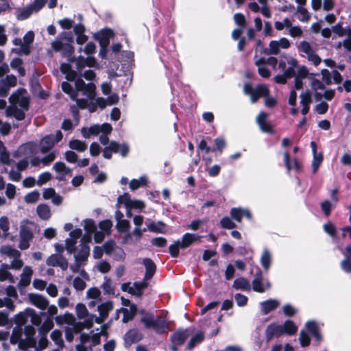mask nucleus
<instances>
[{"instance_id": "nucleus-1", "label": "nucleus", "mask_w": 351, "mask_h": 351, "mask_svg": "<svg viewBox=\"0 0 351 351\" xmlns=\"http://www.w3.org/2000/svg\"><path fill=\"white\" fill-rule=\"evenodd\" d=\"M9 101L10 105L6 109L7 115L13 116L19 121L23 120L29 106L27 92L23 89L18 90L10 95Z\"/></svg>"}, {"instance_id": "nucleus-2", "label": "nucleus", "mask_w": 351, "mask_h": 351, "mask_svg": "<svg viewBox=\"0 0 351 351\" xmlns=\"http://www.w3.org/2000/svg\"><path fill=\"white\" fill-rule=\"evenodd\" d=\"M243 92L245 94L250 96L252 103H255L261 97H266L265 104L267 107L271 108L276 104V101L274 97H267L269 89L265 85H259L256 88H253L249 84H245L243 87Z\"/></svg>"}, {"instance_id": "nucleus-3", "label": "nucleus", "mask_w": 351, "mask_h": 351, "mask_svg": "<svg viewBox=\"0 0 351 351\" xmlns=\"http://www.w3.org/2000/svg\"><path fill=\"white\" fill-rule=\"evenodd\" d=\"M112 126L109 123H103L101 125L95 124L89 128L84 127L81 130V133L83 137L88 138L92 135H99L101 134L99 137V141L101 144L106 145L108 142V134L112 131Z\"/></svg>"}, {"instance_id": "nucleus-4", "label": "nucleus", "mask_w": 351, "mask_h": 351, "mask_svg": "<svg viewBox=\"0 0 351 351\" xmlns=\"http://www.w3.org/2000/svg\"><path fill=\"white\" fill-rule=\"evenodd\" d=\"M141 321L145 328H153L156 332L159 334L165 332L168 330L167 320L162 316L155 318L152 313H142Z\"/></svg>"}, {"instance_id": "nucleus-5", "label": "nucleus", "mask_w": 351, "mask_h": 351, "mask_svg": "<svg viewBox=\"0 0 351 351\" xmlns=\"http://www.w3.org/2000/svg\"><path fill=\"white\" fill-rule=\"evenodd\" d=\"M144 218L141 215H135L133 217V223L135 225L134 230L125 234L123 238V243L125 244L134 245L138 242L143 233L146 231L145 228H141L143 223Z\"/></svg>"}, {"instance_id": "nucleus-6", "label": "nucleus", "mask_w": 351, "mask_h": 351, "mask_svg": "<svg viewBox=\"0 0 351 351\" xmlns=\"http://www.w3.org/2000/svg\"><path fill=\"white\" fill-rule=\"evenodd\" d=\"M112 309L113 303L111 301H107L101 303L97 307L99 316L96 317L95 315H90V317L84 322L85 326L86 328L92 327L94 321L97 324H101L108 316L109 312Z\"/></svg>"}, {"instance_id": "nucleus-7", "label": "nucleus", "mask_w": 351, "mask_h": 351, "mask_svg": "<svg viewBox=\"0 0 351 351\" xmlns=\"http://www.w3.org/2000/svg\"><path fill=\"white\" fill-rule=\"evenodd\" d=\"M300 55L314 66H317L321 62V58L317 54L314 48L306 41H302L298 46Z\"/></svg>"}, {"instance_id": "nucleus-8", "label": "nucleus", "mask_w": 351, "mask_h": 351, "mask_svg": "<svg viewBox=\"0 0 351 351\" xmlns=\"http://www.w3.org/2000/svg\"><path fill=\"white\" fill-rule=\"evenodd\" d=\"M32 224L27 220H23L20 224V242L19 247L21 250H26L29 247V242L33 239L32 231Z\"/></svg>"}, {"instance_id": "nucleus-9", "label": "nucleus", "mask_w": 351, "mask_h": 351, "mask_svg": "<svg viewBox=\"0 0 351 351\" xmlns=\"http://www.w3.org/2000/svg\"><path fill=\"white\" fill-rule=\"evenodd\" d=\"M284 58L289 67L284 71L283 74L278 75L274 77L275 82L279 84H285L287 78L293 77L295 75L294 69L298 65V61L295 58L287 56H285Z\"/></svg>"}, {"instance_id": "nucleus-10", "label": "nucleus", "mask_w": 351, "mask_h": 351, "mask_svg": "<svg viewBox=\"0 0 351 351\" xmlns=\"http://www.w3.org/2000/svg\"><path fill=\"white\" fill-rule=\"evenodd\" d=\"M123 204L126 208L136 209L141 211L145 207L143 201L140 199H132L130 195L125 193L122 195L119 196L117 199V206Z\"/></svg>"}, {"instance_id": "nucleus-11", "label": "nucleus", "mask_w": 351, "mask_h": 351, "mask_svg": "<svg viewBox=\"0 0 351 351\" xmlns=\"http://www.w3.org/2000/svg\"><path fill=\"white\" fill-rule=\"evenodd\" d=\"M62 133L60 130H58L55 134L45 136L40 141V152L45 154L49 152L55 144L62 139Z\"/></svg>"}, {"instance_id": "nucleus-12", "label": "nucleus", "mask_w": 351, "mask_h": 351, "mask_svg": "<svg viewBox=\"0 0 351 351\" xmlns=\"http://www.w3.org/2000/svg\"><path fill=\"white\" fill-rule=\"evenodd\" d=\"M252 289L255 292L264 293L271 288V283L267 279H265L261 271H258L252 282Z\"/></svg>"}, {"instance_id": "nucleus-13", "label": "nucleus", "mask_w": 351, "mask_h": 351, "mask_svg": "<svg viewBox=\"0 0 351 351\" xmlns=\"http://www.w3.org/2000/svg\"><path fill=\"white\" fill-rule=\"evenodd\" d=\"M82 231L80 228H76L71 231L69 237L65 240V249L70 254L76 251V244L77 239L82 237Z\"/></svg>"}, {"instance_id": "nucleus-14", "label": "nucleus", "mask_w": 351, "mask_h": 351, "mask_svg": "<svg viewBox=\"0 0 351 351\" xmlns=\"http://www.w3.org/2000/svg\"><path fill=\"white\" fill-rule=\"evenodd\" d=\"M77 91L82 92L87 99H92L95 97V86L93 83L86 84L82 79H77L75 82Z\"/></svg>"}, {"instance_id": "nucleus-15", "label": "nucleus", "mask_w": 351, "mask_h": 351, "mask_svg": "<svg viewBox=\"0 0 351 351\" xmlns=\"http://www.w3.org/2000/svg\"><path fill=\"white\" fill-rule=\"evenodd\" d=\"M278 329L281 337L283 335L293 336L298 332L297 325L290 319L286 320L283 324H278Z\"/></svg>"}, {"instance_id": "nucleus-16", "label": "nucleus", "mask_w": 351, "mask_h": 351, "mask_svg": "<svg viewBox=\"0 0 351 351\" xmlns=\"http://www.w3.org/2000/svg\"><path fill=\"white\" fill-rule=\"evenodd\" d=\"M35 329L32 326L25 327L24 332L20 335L21 341H26V344L29 347H34L36 346V339H34Z\"/></svg>"}, {"instance_id": "nucleus-17", "label": "nucleus", "mask_w": 351, "mask_h": 351, "mask_svg": "<svg viewBox=\"0 0 351 351\" xmlns=\"http://www.w3.org/2000/svg\"><path fill=\"white\" fill-rule=\"evenodd\" d=\"M49 266H58L62 269L66 270L68 268V262L61 254H52L46 261Z\"/></svg>"}, {"instance_id": "nucleus-18", "label": "nucleus", "mask_w": 351, "mask_h": 351, "mask_svg": "<svg viewBox=\"0 0 351 351\" xmlns=\"http://www.w3.org/2000/svg\"><path fill=\"white\" fill-rule=\"evenodd\" d=\"M51 48L56 51H61L64 56L71 55L74 51L71 43L64 44L58 39L51 43Z\"/></svg>"}, {"instance_id": "nucleus-19", "label": "nucleus", "mask_w": 351, "mask_h": 351, "mask_svg": "<svg viewBox=\"0 0 351 351\" xmlns=\"http://www.w3.org/2000/svg\"><path fill=\"white\" fill-rule=\"evenodd\" d=\"M231 217L238 222H241L243 217H245L248 219H252V215L247 208L241 207L232 208L230 212Z\"/></svg>"}, {"instance_id": "nucleus-20", "label": "nucleus", "mask_w": 351, "mask_h": 351, "mask_svg": "<svg viewBox=\"0 0 351 351\" xmlns=\"http://www.w3.org/2000/svg\"><path fill=\"white\" fill-rule=\"evenodd\" d=\"M83 226L86 233L81 239L82 243H89L91 241V235L95 232L97 226L95 221L92 219H86L83 221Z\"/></svg>"}, {"instance_id": "nucleus-21", "label": "nucleus", "mask_w": 351, "mask_h": 351, "mask_svg": "<svg viewBox=\"0 0 351 351\" xmlns=\"http://www.w3.org/2000/svg\"><path fill=\"white\" fill-rule=\"evenodd\" d=\"M62 88L63 91L68 95H70L71 98L73 100H76L77 104L79 107L82 108H86L87 105V100L86 99H77V93L75 90H74L71 86V85L68 83L67 82H63L62 83Z\"/></svg>"}, {"instance_id": "nucleus-22", "label": "nucleus", "mask_w": 351, "mask_h": 351, "mask_svg": "<svg viewBox=\"0 0 351 351\" xmlns=\"http://www.w3.org/2000/svg\"><path fill=\"white\" fill-rule=\"evenodd\" d=\"M28 297L31 303L41 310H45L49 305L48 300L40 294L29 293Z\"/></svg>"}, {"instance_id": "nucleus-23", "label": "nucleus", "mask_w": 351, "mask_h": 351, "mask_svg": "<svg viewBox=\"0 0 351 351\" xmlns=\"http://www.w3.org/2000/svg\"><path fill=\"white\" fill-rule=\"evenodd\" d=\"M265 337L267 342L271 341L274 338H279L281 334L278 329V323L272 322L265 328Z\"/></svg>"}, {"instance_id": "nucleus-24", "label": "nucleus", "mask_w": 351, "mask_h": 351, "mask_svg": "<svg viewBox=\"0 0 351 351\" xmlns=\"http://www.w3.org/2000/svg\"><path fill=\"white\" fill-rule=\"evenodd\" d=\"M33 275V269L29 266H25L20 276V280L18 283L19 288L25 287L31 282L32 276Z\"/></svg>"}, {"instance_id": "nucleus-25", "label": "nucleus", "mask_w": 351, "mask_h": 351, "mask_svg": "<svg viewBox=\"0 0 351 351\" xmlns=\"http://www.w3.org/2000/svg\"><path fill=\"white\" fill-rule=\"evenodd\" d=\"M202 237L199 235H196L195 234L191 233H185L180 242L181 243V249L186 248L194 243L200 242Z\"/></svg>"}, {"instance_id": "nucleus-26", "label": "nucleus", "mask_w": 351, "mask_h": 351, "mask_svg": "<svg viewBox=\"0 0 351 351\" xmlns=\"http://www.w3.org/2000/svg\"><path fill=\"white\" fill-rule=\"evenodd\" d=\"M88 243H82L81 241L80 249L76 255H75V262L84 263L90 254V247Z\"/></svg>"}, {"instance_id": "nucleus-27", "label": "nucleus", "mask_w": 351, "mask_h": 351, "mask_svg": "<svg viewBox=\"0 0 351 351\" xmlns=\"http://www.w3.org/2000/svg\"><path fill=\"white\" fill-rule=\"evenodd\" d=\"M190 331L188 329L179 330L171 336V340L174 345L180 346L184 343L185 340L189 337Z\"/></svg>"}, {"instance_id": "nucleus-28", "label": "nucleus", "mask_w": 351, "mask_h": 351, "mask_svg": "<svg viewBox=\"0 0 351 351\" xmlns=\"http://www.w3.org/2000/svg\"><path fill=\"white\" fill-rule=\"evenodd\" d=\"M53 168L57 173H59V175L57 176V178L59 180H64L66 176H71V170L63 162H56L53 165Z\"/></svg>"}, {"instance_id": "nucleus-29", "label": "nucleus", "mask_w": 351, "mask_h": 351, "mask_svg": "<svg viewBox=\"0 0 351 351\" xmlns=\"http://www.w3.org/2000/svg\"><path fill=\"white\" fill-rule=\"evenodd\" d=\"M113 36V32L111 29H104L99 32L96 36V38L99 40L100 45L102 48L106 47L110 41V38Z\"/></svg>"}, {"instance_id": "nucleus-30", "label": "nucleus", "mask_w": 351, "mask_h": 351, "mask_svg": "<svg viewBox=\"0 0 351 351\" xmlns=\"http://www.w3.org/2000/svg\"><path fill=\"white\" fill-rule=\"evenodd\" d=\"M280 304L277 300H268L260 303L262 313L264 315L268 314L269 312L275 310Z\"/></svg>"}, {"instance_id": "nucleus-31", "label": "nucleus", "mask_w": 351, "mask_h": 351, "mask_svg": "<svg viewBox=\"0 0 351 351\" xmlns=\"http://www.w3.org/2000/svg\"><path fill=\"white\" fill-rule=\"evenodd\" d=\"M267 114L264 112H261L256 117V121L261 131L264 132H271V127L267 122Z\"/></svg>"}, {"instance_id": "nucleus-32", "label": "nucleus", "mask_w": 351, "mask_h": 351, "mask_svg": "<svg viewBox=\"0 0 351 351\" xmlns=\"http://www.w3.org/2000/svg\"><path fill=\"white\" fill-rule=\"evenodd\" d=\"M255 64L258 66V71L263 77H269L271 75L270 71L265 66V59L263 58H258L255 56Z\"/></svg>"}, {"instance_id": "nucleus-33", "label": "nucleus", "mask_w": 351, "mask_h": 351, "mask_svg": "<svg viewBox=\"0 0 351 351\" xmlns=\"http://www.w3.org/2000/svg\"><path fill=\"white\" fill-rule=\"evenodd\" d=\"M0 253L3 256H6L11 260L17 257H21V252L18 250L8 245L2 246L0 248Z\"/></svg>"}, {"instance_id": "nucleus-34", "label": "nucleus", "mask_w": 351, "mask_h": 351, "mask_svg": "<svg viewBox=\"0 0 351 351\" xmlns=\"http://www.w3.org/2000/svg\"><path fill=\"white\" fill-rule=\"evenodd\" d=\"M95 60L93 57L88 56L86 58L79 56L76 60L77 69L80 71L84 69L86 66L93 67L95 65Z\"/></svg>"}, {"instance_id": "nucleus-35", "label": "nucleus", "mask_w": 351, "mask_h": 351, "mask_svg": "<svg viewBox=\"0 0 351 351\" xmlns=\"http://www.w3.org/2000/svg\"><path fill=\"white\" fill-rule=\"evenodd\" d=\"M36 12H37L34 10V7L30 4L25 8L19 9L16 12V18L19 20H25Z\"/></svg>"}, {"instance_id": "nucleus-36", "label": "nucleus", "mask_w": 351, "mask_h": 351, "mask_svg": "<svg viewBox=\"0 0 351 351\" xmlns=\"http://www.w3.org/2000/svg\"><path fill=\"white\" fill-rule=\"evenodd\" d=\"M233 287L235 289L250 291L251 290V285L250 281L245 278H237L233 283Z\"/></svg>"}, {"instance_id": "nucleus-37", "label": "nucleus", "mask_w": 351, "mask_h": 351, "mask_svg": "<svg viewBox=\"0 0 351 351\" xmlns=\"http://www.w3.org/2000/svg\"><path fill=\"white\" fill-rule=\"evenodd\" d=\"M141 339V334L136 330L132 329L129 330L125 335V343L128 345L136 343Z\"/></svg>"}, {"instance_id": "nucleus-38", "label": "nucleus", "mask_w": 351, "mask_h": 351, "mask_svg": "<svg viewBox=\"0 0 351 351\" xmlns=\"http://www.w3.org/2000/svg\"><path fill=\"white\" fill-rule=\"evenodd\" d=\"M148 180L145 176H141L138 179H132L130 183V189L131 191H134L140 187H143L147 185Z\"/></svg>"}, {"instance_id": "nucleus-39", "label": "nucleus", "mask_w": 351, "mask_h": 351, "mask_svg": "<svg viewBox=\"0 0 351 351\" xmlns=\"http://www.w3.org/2000/svg\"><path fill=\"white\" fill-rule=\"evenodd\" d=\"M271 258V254L270 252L267 249H264L260 258V262L266 271L270 268Z\"/></svg>"}, {"instance_id": "nucleus-40", "label": "nucleus", "mask_w": 351, "mask_h": 351, "mask_svg": "<svg viewBox=\"0 0 351 351\" xmlns=\"http://www.w3.org/2000/svg\"><path fill=\"white\" fill-rule=\"evenodd\" d=\"M143 263L146 269L145 280H149L153 276V275L155 273L156 265L149 258H145Z\"/></svg>"}, {"instance_id": "nucleus-41", "label": "nucleus", "mask_w": 351, "mask_h": 351, "mask_svg": "<svg viewBox=\"0 0 351 351\" xmlns=\"http://www.w3.org/2000/svg\"><path fill=\"white\" fill-rule=\"evenodd\" d=\"M53 318L47 317L38 328L39 335H47L49 331L53 328Z\"/></svg>"}, {"instance_id": "nucleus-42", "label": "nucleus", "mask_w": 351, "mask_h": 351, "mask_svg": "<svg viewBox=\"0 0 351 351\" xmlns=\"http://www.w3.org/2000/svg\"><path fill=\"white\" fill-rule=\"evenodd\" d=\"M283 156L285 163L288 171H299L300 169V165L296 159L290 160L287 152H285Z\"/></svg>"}, {"instance_id": "nucleus-43", "label": "nucleus", "mask_w": 351, "mask_h": 351, "mask_svg": "<svg viewBox=\"0 0 351 351\" xmlns=\"http://www.w3.org/2000/svg\"><path fill=\"white\" fill-rule=\"evenodd\" d=\"M36 212L39 217L43 220H48L51 217V210L47 204H40L37 206Z\"/></svg>"}, {"instance_id": "nucleus-44", "label": "nucleus", "mask_w": 351, "mask_h": 351, "mask_svg": "<svg viewBox=\"0 0 351 351\" xmlns=\"http://www.w3.org/2000/svg\"><path fill=\"white\" fill-rule=\"evenodd\" d=\"M69 147L73 150L79 152H83L87 149V144L82 141L77 139L71 140L69 143Z\"/></svg>"}, {"instance_id": "nucleus-45", "label": "nucleus", "mask_w": 351, "mask_h": 351, "mask_svg": "<svg viewBox=\"0 0 351 351\" xmlns=\"http://www.w3.org/2000/svg\"><path fill=\"white\" fill-rule=\"evenodd\" d=\"M165 224L162 221H150L147 223V228L149 231L155 233H164Z\"/></svg>"}, {"instance_id": "nucleus-46", "label": "nucleus", "mask_w": 351, "mask_h": 351, "mask_svg": "<svg viewBox=\"0 0 351 351\" xmlns=\"http://www.w3.org/2000/svg\"><path fill=\"white\" fill-rule=\"evenodd\" d=\"M111 148L114 153H120L122 156H125L129 151L128 146L125 144H118L115 141L111 142Z\"/></svg>"}, {"instance_id": "nucleus-47", "label": "nucleus", "mask_w": 351, "mask_h": 351, "mask_svg": "<svg viewBox=\"0 0 351 351\" xmlns=\"http://www.w3.org/2000/svg\"><path fill=\"white\" fill-rule=\"evenodd\" d=\"M76 315L79 319L87 318V320L90 315H88V311L86 306L82 303H78L75 306Z\"/></svg>"}, {"instance_id": "nucleus-48", "label": "nucleus", "mask_w": 351, "mask_h": 351, "mask_svg": "<svg viewBox=\"0 0 351 351\" xmlns=\"http://www.w3.org/2000/svg\"><path fill=\"white\" fill-rule=\"evenodd\" d=\"M121 288L123 291H128L130 294L136 295L138 297L141 296L143 293L135 283L133 284V285H130V284L126 283L123 284Z\"/></svg>"}, {"instance_id": "nucleus-49", "label": "nucleus", "mask_w": 351, "mask_h": 351, "mask_svg": "<svg viewBox=\"0 0 351 351\" xmlns=\"http://www.w3.org/2000/svg\"><path fill=\"white\" fill-rule=\"evenodd\" d=\"M60 69L62 72L66 75V78L68 80H73L76 77L75 71L71 69V67L69 64H62L60 66Z\"/></svg>"}, {"instance_id": "nucleus-50", "label": "nucleus", "mask_w": 351, "mask_h": 351, "mask_svg": "<svg viewBox=\"0 0 351 351\" xmlns=\"http://www.w3.org/2000/svg\"><path fill=\"white\" fill-rule=\"evenodd\" d=\"M0 230L3 232V237H8L10 230V220L7 216L0 217Z\"/></svg>"}, {"instance_id": "nucleus-51", "label": "nucleus", "mask_w": 351, "mask_h": 351, "mask_svg": "<svg viewBox=\"0 0 351 351\" xmlns=\"http://www.w3.org/2000/svg\"><path fill=\"white\" fill-rule=\"evenodd\" d=\"M297 13L298 14V19L302 22H308L311 19V14L302 6L297 7Z\"/></svg>"}, {"instance_id": "nucleus-52", "label": "nucleus", "mask_w": 351, "mask_h": 351, "mask_svg": "<svg viewBox=\"0 0 351 351\" xmlns=\"http://www.w3.org/2000/svg\"><path fill=\"white\" fill-rule=\"evenodd\" d=\"M23 266V261L21 259V257H17L15 258H13L10 264H3L2 267H5L8 269H12L14 270H20Z\"/></svg>"}, {"instance_id": "nucleus-53", "label": "nucleus", "mask_w": 351, "mask_h": 351, "mask_svg": "<svg viewBox=\"0 0 351 351\" xmlns=\"http://www.w3.org/2000/svg\"><path fill=\"white\" fill-rule=\"evenodd\" d=\"M27 314L30 317L31 322L33 325L36 326H40L42 322L40 315L37 314L35 310L27 309Z\"/></svg>"}, {"instance_id": "nucleus-54", "label": "nucleus", "mask_w": 351, "mask_h": 351, "mask_svg": "<svg viewBox=\"0 0 351 351\" xmlns=\"http://www.w3.org/2000/svg\"><path fill=\"white\" fill-rule=\"evenodd\" d=\"M315 75V74H314V73L310 74L309 79L311 80V89L313 91H316L317 90H323L324 88V83L322 82H321L320 80L315 79L314 77Z\"/></svg>"}, {"instance_id": "nucleus-55", "label": "nucleus", "mask_w": 351, "mask_h": 351, "mask_svg": "<svg viewBox=\"0 0 351 351\" xmlns=\"http://www.w3.org/2000/svg\"><path fill=\"white\" fill-rule=\"evenodd\" d=\"M116 228L119 232L127 234L130 232L129 230L130 228V223L127 219H123L117 223Z\"/></svg>"}, {"instance_id": "nucleus-56", "label": "nucleus", "mask_w": 351, "mask_h": 351, "mask_svg": "<svg viewBox=\"0 0 351 351\" xmlns=\"http://www.w3.org/2000/svg\"><path fill=\"white\" fill-rule=\"evenodd\" d=\"M86 297L88 299H93L99 302L101 300V291L97 287L90 288L86 291Z\"/></svg>"}, {"instance_id": "nucleus-57", "label": "nucleus", "mask_w": 351, "mask_h": 351, "mask_svg": "<svg viewBox=\"0 0 351 351\" xmlns=\"http://www.w3.org/2000/svg\"><path fill=\"white\" fill-rule=\"evenodd\" d=\"M51 338L58 346L60 348L63 347L64 341L62 338V332L60 330H54L52 331Z\"/></svg>"}, {"instance_id": "nucleus-58", "label": "nucleus", "mask_w": 351, "mask_h": 351, "mask_svg": "<svg viewBox=\"0 0 351 351\" xmlns=\"http://www.w3.org/2000/svg\"><path fill=\"white\" fill-rule=\"evenodd\" d=\"M204 335L203 332H197L193 337H191V340L188 343V348L192 349L197 344L201 343L204 340Z\"/></svg>"}, {"instance_id": "nucleus-59", "label": "nucleus", "mask_w": 351, "mask_h": 351, "mask_svg": "<svg viewBox=\"0 0 351 351\" xmlns=\"http://www.w3.org/2000/svg\"><path fill=\"white\" fill-rule=\"evenodd\" d=\"M300 98L302 106H310L312 102L311 93L309 90L302 92L300 95Z\"/></svg>"}, {"instance_id": "nucleus-60", "label": "nucleus", "mask_w": 351, "mask_h": 351, "mask_svg": "<svg viewBox=\"0 0 351 351\" xmlns=\"http://www.w3.org/2000/svg\"><path fill=\"white\" fill-rule=\"evenodd\" d=\"M23 61L21 58H14L10 62V66L13 69L18 71L21 75H25V69L21 66Z\"/></svg>"}, {"instance_id": "nucleus-61", "label": "nucleus", "mask_w": 351, "mask_h": 351, "mask_svg": "<svg viewBox=\"0 0 351 351\" xmlns=\"http://www.w3.org/2000/svg\"><path fill=\"white\" fill-rule=\"evenodd\" d=\"M40 197V193L37 191H34L25 195L24 200L27 204L36 203Z\"/></svg>"}, {"instance_id": "nucleus-62", "label": "nucleus", "mask_w": 351, "mask_h": 351, "mask_svg": "<svg viewBox=\"0 0 351 351\" xmlns=\"http://www.w3.org/2000/svg\"><path fill=\"white\" fill-rule=\"evenodd\" d=\"M323 160V155L321 152L313 154V159L312 161L313 172L315 173L317 172L319 165Z\"/></svg>"}, {"instance_id": "nucleus-63", "label": "nucleus", "mask_w": 351, "mask_h": 351, "mask_svg": "<svg viewBox=\"0 0 351 351\" xmlns=\"http://www.w3.org/2000/svg\"><path fill=\"white\" fill-rule=\"evenodd\" d=\"M296 67H298L297 72H295V75L293 77L300 79L306 78L307 77L309 78L311 73H309L308 70L306 66H297Z\"/></svg>"}, {"instance_id": "nucleus-64", "label": "nucleus", "mask_w": 351, "mask_h": 351, "mask_svg": "<svg viewBox=\"0 0 351 351\" xmlns=\"http://www.w3.org/2000/svg\"><path fill=\"white\" fill-rule=\"evenodd\" d=\"M95 267L97 270L103 274L108 272L111 268L110 263L106 261H100L97 262Z\"/></svg>"}]
</instances>
